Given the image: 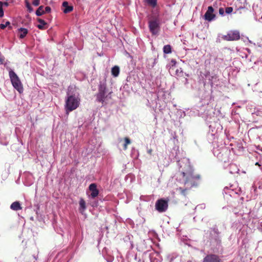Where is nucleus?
I'll return each mask as SVG.
<instances>
[{"label": "nucleus", "mask_w": 262, "mask_h": 262, "mask_svg": "<svg viewBox=\"0 0 262 262\" xmlns=\"http://www.w3.org/2000/svg\"><path fill=\"white\" fill-rule=\"evenodd\" d=\"M205 205L204 204H202L200 205H198L195 207V210H202L205 209Z\"/></svg>", "instance_id": "30"}, {"label": "nucleus", "mask_w": 262, "mask_h": 262, "mask_svg": "<svg viewBox=\"0 0 262 262\" xmlns=\"http://www.w3.org/2000/svg\"><path fill=\"white\" fill-rule=\"evenodd\" d=\"M79 211L82 212L86 209V203L85 201L82 199L80 198L79 201Z\"/></svg>", "instance_id": "19"}, {"label": "nucleus", "mask_w": 262, "mask_h": 262, "mask_svg": "<svg viewBox=\"0 0 262 262\" xmlns=\"http://www.w3.org/2000/svg\"><path fill=\"white\" fill-rule=\"evenodd\" d=\"M180 151L178 147H174L170 151L169 157L171 159L177 160L178 165L182 168L180 177H182V182L186 186V188H190L195 186L196 180L200 178L199 175H194L193 169L190 165L189 160L183 158L180 160Z\"/></svg>", "instance_id": "1"}, {"label": "nucleus", "mask_w": 262, "mask_h": 262, "mask_svg": "<svg viewBox=\"0 0 262 262\" xmlns=\"http://www.w3.org/2000/svg\"><path fill=\"white\" fill-rule=\"evenodd\" d=\"M3 7H7L9 6V3L7 2H2Z\"/></svg>", "instance_id": "36"}, {"label": "nucleus", "mask_w": 262, "mask_h": 262, "mask_svg": "<svg viewBox=\"0 0 262 262\" xmlns=\"http://www.w3.org/2000/svg\"><path fill=\"white\" fill-rule=\"evenodd\" d=\"M130 143V140L128 138H125V143L124 144V148L126 149L127 148V144H129Z\"/></svg>", "instance_id": "29"}, {"label": "nucleus", "mask_w": 262, "mask_h": 262, "mask_svg": "<svg viewBox=\"0 0 262 262\" xmlns=\"http://www.w3.org/2000/svg\"><path fill=\"white\" fill-rule=\"evenodd\" d=\"M18 31L19 32V37L21 39L24 38L28 33V30L24 28H19Z\"/></svg>", "instance_id": "16"}, {"label": "nucleus", "mask_w": 262, "mask_h": 262, "mask_svg": "<svg viewBox=\"0 0 262 262\" xmlns=\"http://www.w3.org/2000/svg\"><path fill=\"white\" fill-rule=\"evenodd\" d=\"M113 257H110V258H108V259L107 260V261L108 262H112L113 260Z\"/></svg>", "instance_id": "37"}, {"label": "nucleus", "mask_w": 262, "mask_h": 262, "mask_svg": "<svg viewBox=\"0 0 262 262\" xmlns=\"http://www.w3.org/2000/svg\"><path fill=\"white\" fill-rule=\"evenodd\" d=\"M214 9L212 6H209L208 7L207 10L205 13L204 15V18L205 20H207L208 21H211L215 19L216 18V15L213 13Z\"/></svg>", "instance_id": "10"}, {"label": "nucleus", "mask_w": 262, "mask_h": 262, "mask_svg": "<svg viewBox=\"0 0 262 262\" xmlns=\"http://www.w3.org/2000/svg\"><path fill=\"white\" fill-rule=\"evenodd\" d=\"M163 51L164 54H168L171 53V47L169 45L163 47Z\"/></svg>", "instance_id": "21"}, {"label": "nucleus", "mask_w": 262, "mask_h": 262, "mask_svg": "<svg viewBox=\"0 0 262 262\" xmlns=\"http://www.w3.org/2000/svg\"><path fill=\"white\" fill-rule=\"evenodd\" d=\"M147 3L151 6L152 8H155L157 5V0H145Z\"/></svg>", "instance_id": "23"}, {"label": "nucleus", "mask_w": 262, "mask_h": 262, "mask_svg": "<svg viewBox=\"0 0 262 262\" xmlns=\"http://www.w3.org/2000/svg\"><path fill=\"white\" fill-rule=\"evenodd\" d=\"M80 99L78 94L74 91L68 90L65 100V110L67 114L76 110L80 104Z\"/></svg>", "instance_id": "3"}, {"label": "nucleus", "mask_w": 262, "mask_h": 262, "mask_svg": "<svg viewBox=\"0 0 262 262\" xmlns=\"http://www.w3.org/2000/svg\"><path fill=\"white\" fill-rule=\"evenodd\" d=\"M148 153L149 154H151V152H152V150L151 149H149L148 151H147Z\"/></svg>", "instance_id": "39"}, {"label": "nucleus", "mask_w": 262, "mask_h": 262, "mask_svg": "<svg viewBox=\"0 0 262 262\" xmlns=\"http://www.w3.org/2000/svg\"><path fill=\"white\" fill-rule=\"evenodd\" d=\"M230 150L225 146L217 147L213 148L214 155L221 161L226 163L229 162Z\"/></svg>", "instance_id": "4"}, {"label": "nucleus", "mask_w": 262, "mask_h": 262, "mask_svg": "<svg viewBox=\"0 0 262 262\" xmlns=\"http://www.w3.org/2000/svg\"><path fill=\"white\" fill-rule=\"evenodd\" d=\"M229 168H230V173H237L239 169L237 168V166L235 164H230L229 165Z\"/></svg>", "instance_id": "20"}, {"label": "nucleus", "mask_w": 262, "mask_h": 262, "mask_svg": "<svg viewBox=\"0 0 262 262\" xmlns=\"http://www.w3.org/2000/svg\"><path fill=\"white\" fill-rule=\"evenodd\" d=\"M51 8L49 6H47L45 8V11H44L45 13H50L51 12Z\"/></svg>", "instance_id": "34"}, {"label": "nucleus", "mask_w": 262, "mask_h": 262, "mask_svg": "<svg viewBox=\"0 0 262 262\" xmlns=\"http://www.w3.org/2000/svg\"><path fill=\"white\" fill-rule=\"evenodd\" d=\"M9 75L14 88L17 90L19 93H22L24 91V88L17 74L12 70H10L9 71Z\"/></svg>", "instance_id": "5"}, {"label": "nucleus", "mask_w": 262, "mask_h": 262, "mask_svg": "<svg viewBox=\"0 0 262 262\" xmlns=\"http://www.w3.org/2000/svg\"><path fill=\"white\" fill-rule=\"evenodd\" d=\"M233 11V8L231 7H226L225 9V12L227 14H230Z\"/></svg>", "instance_id": "31"}, {"label": "nucleus", "mask_w": 262, "mask_h": 262, "mask_svg": "<svg viewBox=\"0 0 262 262\" xmlns=\"http://www.w3.org/2000/svg\"><path fill=\"white\" fill-rule=\"evenodd\" d=\"M206 77L208 78V79L209 81V82L211 86H213V84L217 80V76L214 75H210L209 73L207 75H205Z\"/></svg>", "instance_id": "17"}, {"label": "nucleus", "mask_w": 262, "mask_h": 262, "mask_svg": "<svg viewBox=\"0 0 262 262\" xmlns=\"http://www.w3.org/2000/svg\"><path fill=\"white\" fill-rule=\"evenodd\" d=\"M220 234L216 226L205 231L204 241L205 245L214 252L219 253L223 250Z\"/></svg>", "instance_id": "2"}, {"label": "nucleus", "mask_w": 262, "mask_h": 262, "mask_svg": "<svg viewBox=\"0 0 262 262\" xmlns=\"http://www.w3.org/2000/svg\"><path fill=\"white\" fill-rule=\"evenodd\" d=\"M176 75L179 77H181L183 75V71L182 68H179L176 70Z\"/></svg>", "instance_id": "27"}, {"label": "nucleus", "mask_w": 262, "mask_h": 262, "mask_svg": "<svg viewBox=\"0 0 262 262\" xmlns=\"http://www.w3.org/2000/svg\"><path fill=\"white\" fill-rule=\"evenodd\" d=\"M43 6H40L36 11L35 14L37 16H40L45 13L43 11Z\"/></svg>", "instance_id": "22"}, {"label": "nucleus", "mask_w": 262, "mask_h": 262, "mask_svg": "<svg viewBox=\"0 0 262 262\" xmlns=\"http://www.w3.org/2000/svg\"><path fill=\"white\" fill-rule=\"evenodd\" d=\"M149 30L152 35L158 36L160 31V21L158 19L150 20L148 22Z\"/></svg>", "instance_id": "7"}, {"label": "nucleus", "mask_w": 262, "mask_h": 262, "mask_svg": "<svg viewBox=\"0 0 262 262\" xmlns=\"http://www.w3.org/2000/svg\"><path fill=\"white\" fill-rule=\"evenodd\" d=\"M10 208L14 211H17L21 209L20 204L18 201H15L11 204Z\"/></svg>", "instance_id": "15"}, {"label": "nucleus", "mask_w": 262, "mask_h": 262, "mask_svg": "<svg viewBox=\"0 0 262 262\" xmlns=\"http://www.w3.org/2000/svg\"><path fill=\"white\" fill-rule=\"evenodd\" d=\"M62 6L64 7L63 11L64 13H69L73 10V7L72 6H69L68 2L67 1H64L62 3Z\"/></svg>", "instance_id": "13"}, {"label": "nucleus", "mask_w": 262, "mask_h": 262, "mask_svg": "<svg viewBox=\"0 0 262 262\" xmlns=\"http://www.w3.org/2000/svg\"><path fill=\"white\" fill-rule=\"evenodd\" d=\"M89 190L91 191V196L94 199L99 194V190L97 188V185L95 183H92L89 186Z\"/></svg>", "instance_id": "12"}, {"label": "nucleus", "mask_w": 262, "mask_h": 262, "mask_svg": "<svg viewBox=\"0 0 262 262\" xmlns=\"http://www.w3.org/2000/svg\"><path fill=\"white\" fill-rule=\"evenodd\" d=\"M203 262H223L220 257L215 254H208L206 256Z\"/></svg>", "instance_id": "11"}, {"label": "nucleus", "mask_w": 262, "mask_h": 262, "mask_svg": "<svg viewBox=\"0 0 262 262\" xmlns=\"http://www.w3.org/2000/svg\"><path fill=\"white\" fill-rule=\"evenodd\" d=\"M185 75L186 76H187V77H188V76H189V75H188V74H187V73H185Z\"/></svg>", "instance_id": "40"}, {"label": "nucleus", "mask_w": 262, "mask_h": 262, "mask_svg": "<svg viewBox=\"0 0 262 262\" xmlns=\"http://www.w3.org/2000/svg\"><path fill=\"white\" fill-rule=\"evenodd\" d=\"M257 164H258V163L256 162V165H257Z\"/></svg>", "instance_id": "43"}, {"label": "nucleus", "mask_w": 262, "mask_h": 262, "mask_svg": "<svg viewBox=\"0 0 262 262\" xmlns=\"http://www.w3.org/2000/svg\"><path fill=\"white\" fill-rule=\"evenodd\" d=\"M176 63H177L176 60L175 59H172L171 60L169 64L167 66V68L169 67V69H170L172 68H173V67H174L176 66Z\"/></svg>", "instance_id": "26"}, {"label": "nucleus", "mask_w": 262, "mask_h": 262, "mask_svg": "<svg viewBox=\"0 0 262 262\" xmlns=\"http://www.w3.org/2000/svg\"><path fill=\"white\" fill-rule=\"evenodd\" d=\"M10 23L9 21H7L5 24H0V28L2 30L5 29L6 27L8 26L10 29H12V27L10 26Z\"/></svg>", "instance_id": "24"}, {"label": "nucleus", "mask_w": 262, "mask_h": 262, "mask_svg": "<svg viewBox=\"0 0 262 262\" xmlns=\"http://www.w3.org/2000/svg\"><path fill=\"white\" fill-rule=\"evenodd\" d=\"M37 21L40 24L37 25V27L40 30H45L47 28V23L43 19L41 18H37Z\"/></svg>", "instance_id": "14"}, {"label": "nucleus", "mask_w": 262, "mask_h": 262, "mask_svg": "<svg viewBox=\"0 0 262 262\" xmlns=\"http://www.w3.org/2000/svg\"><path fill=\"white\" fill-rule=\"evenodd\" d=\"M257 115H259L262 117V112H258Z\"/></svg>", "instance_id": "38"}, {"label": "nucleus", "mask_w": 262, "mask_h": 262, "mask_svg": "<svg viewBox=\"0 0 262 262\" xmlns=\"http://www.w3.org/2000/svg\"><path fill=\"white\" fill-rule=\"evenodd\" d=\"M106 84L105 80H102L99 82L98 86V92L96 94V100L98 102L103 103L106 97Z\"/></svg>", "instance_id": "6"}, {"label": "nucleus", "mask_w": 262, "mask_h": 262, "mask_svg": "<svg viewBox=\"0 0 262 262\" xmlns=\"http://www.w3.org/2000/svg\"><path fill=\"white\" fill-rule=\"evenodd\" d=\"M111 73L112 75L116 77H117L120 73V68L118 66H115L112 68Z\"/></svg>", "instance_id": "18"}, {"label": "nucleus", "mask_w": 262, "mask_h": 262, "mask_svg": "<svg viewBox=\"0 0 262 262\" xmlns=\"http://www.w3.org/2000/svg\"><path fill=\"white\" fill-rule=\"evenodd\" d=\"M40 4V0H33L32 4L35 6H38Z\"/></svg>", "instance_id": "32"}, {"label": "nucleus", "mask_w": 262, "mask_h": 262, "mask_svg": "<svg viewBox=\"0 0 262 262\" xmlns=\"http://www.w3.org/2000/svg\"><path fill=\"white\" fill-rule=\"evenodd\" d=\"M168 206V200L164 199H160L156 201L155 208L158 212H164L167 210Z\"/></svg>", "instance_id": "8"}, {"label": "nucleus", "mask_w": 262, "mask_h": 262, "mask_svg": "<svg viewBox=\"0 0 262 262\" xmlns=\"http://www.w3.org/2000/svg\"><path fill=\"white\" fill-rule=\"evenodd\" d=\"M25 4H26V6L28 9V12L29 13H31L32 12H33V9L31 7V5L30 4V3H29V2L27 0L25 1Z\"/></svg>", "instance_id": "25"}, {"label": "nucleus", "mask_w": 262, "mask_h": 262, "mask_svg": "<svg viewBox=\"0 0 262 262\" xmlns=\"http://www.w3.org/2000/svg\"><path fill=\"white\" fill-rule=\"evenodd\" d=\"M239 38V32L237 30L230 31L227 35H225L222 36V38L227 41L237 40Z\"/></svg>", "instance_id": "9"}, {"label": "nucleus", "mask_w": 262, "mask_h": 262, "mask_svg": "<svg viewBox=\"0 0 262 262\" xmlns=\"http://www.w3.org/2000/svg\"><path fill=\"white\" fill-rule=\"evenodd\" d=\"M227 189V187H225V188H224V191H225V189Z\"/></svg>", "instance_id": "41"}, {"label": "nucleus", "mask_w": 262, "mask_h": 262, "mask_svg": "<svg viewBox=\"0 0 262 262\" xmlns=\"http://www.w3.org/2000/svg\"><path fill=\"white\" fill-rule=\"evenodd\" d=\"M209 97H210V94L209 92H207V95L204 97L205 100H209Z\"/></svg>", "instance_id": "35"}, {"label": "nucleus", "mask_w": 262, "mask_h": 262, "mask_svg": "<svg viewBox=\"0 0 262 262\" xmlns=\"http://www.w3.org/2000/svg\"><path fill=\"white\" fill-rule=\"evenodd\" d=\"M219 12L221 15L223 16L224 15V12H225L224 9L223 8H220L219 9Z\"/></svg>", "instance_id": "33"}, {"label": "nucleus", "mask_w": 262, "mask_h": 262, "mask_svg": "<svg viewBox=\"0 0 262 262\" xmlns=\"http://www.w3.org/2000/svg\"><path fill=\"white\" fill-rule=\"evenodd\" d=\"M3 7H4L2 5V2L0 1V18L3 17L4 15Z\"/></svg>", "instance_id": "28"}, {"label": "nucleus", "mask_w": 262, "mask_h": 262, "mask_svg": "<svg viewBox=\"0 0 262 262\" xmlns=\"http://www.w3.org/2000/svg\"><path fill=\"white\" fill-rule=\"evenodd\" d=\"M31 220H33V217H31Z\"/></svg>", "instance_id": "42"}]
</instances>
